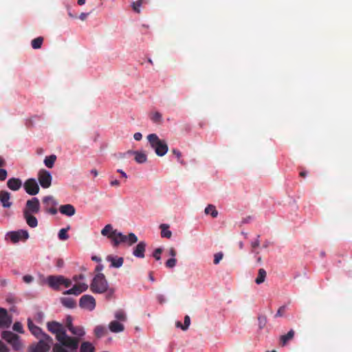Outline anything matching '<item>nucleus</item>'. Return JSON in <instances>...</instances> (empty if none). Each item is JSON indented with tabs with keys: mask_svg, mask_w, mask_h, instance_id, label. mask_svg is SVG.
Segmentation results:
<instances>
[{
	"mask_svg": "<svg viewBox=\"0 0 352 352\" xmlns=\"http://www.w3.org/2000/svg\"><path fill=\"white\" fill-rule=\"evenodd\" d=\"M70 229V226H68L65 228H62L59 230L58 232V239L61 241H66L69 239V235L67 234L68 230Z\"/></svg>",
	"mask_w": 352,
	"mask_h": 352,
	"instance_id": "nucleus-33",
	"label": "nucleus"
},
{
	"mask_svg": "<svg viewBox=\"0 0 352 352\" xmlns=\"http://www.w3.org/2000/svg\"><path fill=\"white\" fill-rule=\"evenodd\" d=\"M2 338L8 342L15 351H19L23 348L19 336L12 331H4L1 333Z\"/></svg>",
	"mask_w": 352,
	"mask_h": 352,
	"instance_id": "nucleus-7",
	"label": "nucleus"
},
{
	"mask_svg": "<svg viewBox=\"0 0 352 352\" xmlns=\"http://www.w3.org/2000/svg\"><path fill=\"white\" fill-rule=\"evenodd\" d=\"M28 327L31 333L37 338H43L46 334L40 327L35 325L30 319L28 320Z\"/></svg>",
	"mask_w": 352,
	"mask_h": 352,
	"instance_id": "nucleus-17",
	"label": "nucleus"
},
{
	"mask_svg": "<svg viewBox=\"0 0 352 352\" xmlns=\"http://www.w3.org/2000/svg\"><path fill=\"white\" fill-rule=\"evenodd\" d=\"M8 234L10 240L14 243L19 242L21 239L26 240L29 237L28 231L23 230L10 232Z\"/></svg>",
	"mask_w": 352,
	"mask_h": 352,
	"instance_id": "nucleus-15",
	"label": "nucleus"
},
{
	"mask_svg": "<svg viewBox=\"0 0 352 352\" xmlns=\"http://www.w3.org/2000/svg\"><path fill=\"white\" fill-rule=\"evenodd\" d=\"M106 260L109 262H111V267L116 268L120 267L124 263V259L122 257L114 256L113 255H108L106 258Z\"/></svg>",
	"mask_w": 352,
	"mask_h": 352,
	"instance_id": "nucleus-19",
	"label": "nucleus"
},
{
	"mask_svg": "<svg viewBox=\"0 0 352 352\" xmlns=\"http://www.w3.org/2000/svg\"><path fill=\"white\" fill-rule=\"evenodd\" d=\"M150 118L155 123L162 122V114L157 111L151 113Z\"/></svg>",
	"mask_w": 352,
	"mask_h": 352,
	"instance_id": "nucleus-36",
	"label": "nucleus"
},
{
	"mask_svg": "<svg viewBox=\"0 0 352 352\" xmlns=\"http://www.w3.org/2000/svg\"><path fill=\"white\" fill-rule=\"evenodd\" d=\"M90 289L93 293L103 294L108 291L109 285L105 276L102 273L96 274L90 285Z\"/></svg>",
	"mask_w": 352,
	"mask_h": 352,
	"instance_id": "nucleus-5",
	"label": "nucleus"
},
{
	"mask_svg": "<svg viewBox=\"0 0 352 352\" xmlns=\"http://www.w3.org/2000/svg\"><path fill=\"white\" fill-rule=\"evenodd\" d=\"M103 270V265H98L96 267V269L95 270L96 272H101L102 270Z\"/></svg>",
	"mask_w": 352,
	"mask_h": 352,
	"instance_id": "nucleus-61",
	"label": "nucleus"
},
{
	"mask_svg": "<svg viewBox=\"0 0 352 352\" xmlns=\"http://www.w3.org/2000/svg\"><path fill=\"white\" fill-rule=\"evenodd\" d=\"M85 276L82 274H80L78 276L76 275L73 277L74 280L78 281V280H82L84 279Z\"/></svg>",
	"mask_w": 352,
	"mask_h": 352,
	"instance_id": "nucleus-56",
	"label": "nucleus"
},
{
	"mask_svg": "<svg viewBox=\"0 0 352 352\" xmlns=\"http://www.w3.org/2000/svg\"><path fill=\"white\" fill-rule=\"evenodd\" d=\"M172 153L177 157V160L181 163V164H183V161L181 160V157H182V153L176 149V148H173L172 149Z\"/></svg>",
	"mask_w": 352,
	"mask_h": 352,
	"instance_id": "nucleus-47",
	"label": "nucleus"
},
{
	"mask_svg": "<svg viewBox=\"0 0 352 352\" xmlns=\"http://www.w3.org/2000/svg\"><path fill=\"white\" fill-rule=\"evenodd\" d=\"M259 237H260V235H258L257 239L254 241L252 242V243H251L252 252H254L255 248H258L260 245Z\"/></svg>",
	"mask_w": 352,
	"mask_h": 352,
	"instance_id": "nucleus-49",
	"label": "nucleus"
},
{
	"mask_svg": "<svg viewBox=\"0 0 352 352\" xmlns=\"http://www.w3.org/2000/svg\"><path fill=\"white\" fill-rule=\"evenodd\" d=\"M294 331L291 329L287 334L280 337V342L282 346H285L289 340H292L294 336Z\"/></svg>",
	"mask_w": 352,
	"mask_h": 352,
	"instance_id": "nucleus-28",
	"label": "nucleus"
},
{
	"mask_svg": "<svg viewBox=\"0 0 352 352\" xmlns=\"http://www.w3.org/2000/svg\"><path fill=\"white\" fill-rule=\"evenodd\" d=\"M74 325L73 324V318L71 316H67L65 319V329L69 330Z\"/></svg>",
	"mask_w": 352,
	"mask_h": 352,
	"instance_id": "nucleus-39",
	"label": "nucleus"
},
{
	"mask_svg": "<svg viewBox=\"0 0 352 352\" xmlns=\"http://www.w3.org/2000/svg\"><path fill=\"white\" fill-rule=\"evenodd\" d=\"M266 275L267 273L264 269H259L258 272V276L255 280L256 283L258 285L263 283L265 280Z\"/></svg>",
	"mask_w": 352,
	"mask_h": 352,
	"instance_id": "nucleus-30",
	"label": "nucleus"
},
{
	"mask_svg": "<svg viewBox=\"0 0 352 352\" xmlns=\"http://www.w3.org/2000/svg\"><path fill=\"white\" fill-rule=\"evenodd\" d=\"M59 211L61 214L68 217L73 216L76 212V209L74 206L71 204L62 205L59 208Z\"/></svg>",
	"mask_w": 352,
	"mask_h": 352,
	"instance_id": "nucleus-21",
	"label": "nucleus"
},
{
	"mask_svg": "<svg viewBox=\"0 0 352 352\" xmlns=\"http://www.w3.org/2000/svg\"><path fill=\"white\" fill-rule=\"evenodd\" d=\"M111 186H119L120 185V183L118 180L115 179L111 182L110 183Z\"/></svg>",
	"mask_w": 352,
	"mask_h": 352,
	"instance_id": "nucleus-57",
	"label": "nucleus"
},
{
	"mask_svg": "<svg viewBox=\"0 0 352 352\" xmlns=\"http://www.w3.org/2000/svg\"><path fill=\"white\" fill-rule=\"evenodd\" d=\"M12 329L14 331H17L20 333H23V326L21 322H14V324H13Z\"/></svg>",
	"mask_w": 352,
	"mask_h": 352,
	"instance_id": "nucleus-41",
	"label": "nucleus"
},
{
	"mask_svg": "<svg viewBox=\"0 0 352 352\" xmlns=\"http://www.w3.org/2000/svg\"><path fill=\"white\" fill-rule=\"evenodd\" d=\"M79 306L85 309L92 311L96 307V300L91 295H83L79 300Z\"/></svg>",
	"mask_w": 352,
	"mask_h": 352,
	"instance_id": "nucleus-9",
	"label": "nucleus"
},
{
	"mask_svg": "<svg viewBox=\"0 0 352 352\" xmlns=\"http://www.w3.org/2000/svg\"><path fill=\"white\" fill-rule=\"evenodd\" d=\"M60 302L63 305V306L70 309L74 308L76 305L75 300H74L72 298H61Z\"/></svg>",
	"mask_w": 352,
	"mask_h": 352,
	"instance_id": "nucleus-29",
	"label": "nucleus"
},
{
	"mask_svg": "<svg viewBox=\"0 0 352 352\" xmlns=\"http://www.w3.org/2000/svg\"><path fill=\"white\" fill-rule=\"evenodd\" d=\"M63 276L62 275H50L47 278L48 285L54 290H59L60 286L62 285Z\"/></svg>",
	"mask_w": 352,
	"mask_h": 352,
	"instance_id": "nucleus-13",
	"label": "nucleus"
},
{
	"mask_svg": "<svg viewBox=\"0 0 352 352\" xmlns=\"http://www.w3.org/2000/svg\"><path fill=\"white\" fill-rule=\"evenodd\" d=\"M0 352H9L8 346L0 340Z\"/></svg>",
	"mask_w": 352,
	"mask_h": 352,
	"instance_id": "nucleus-51",
	"label": "nucleus"
},
{
	"mask_svg": "<svg viewBox=\"0 0 352 352\" xmlns=\"http://www.w3.org/2000/svg\"><path fill=\"white\" fill-rule=\"evenodd\" d=\"M91 173L94 176V177H96L98 176V171L96 170V169H92L91 170Z\"/></svg>",
	"mask_w": 352,
	"mask_h": 352,
	"instance_id": "nucleus-63",
	"label": "nucleus"
},
{
	"mask_svg": "<svg viewBox=\"0 0 352 352\" xmlns=\"http://www.w3.org/2000/svg\"><path fill=\"white\" fill-rule=\"evenodd\" d=\"M146 138L151 147L154 149L157 156L162 157L166 154L168 147L164 140L160 139L155 133H151Z\"/></svg>",
	"mask_w": 352,
	"mask_h": 352,
	"instance_id": "nucleus-4",
	"label": "nucleus"
},
{
	"mask_svg": "<svg viewBox=\"0 0 352 352\" xmlns=\"http://www.w3.org/2000/svg\"><path fill=\"white\" fill-rule=\"evenodd\" d=\"M148 278H149V280H151V281H153V282L155 280L154 277H153V272H151L149 273Z\"/></svg>",
	"mask_w": 352,
	"mask_h": 352,
	"instance_id": "nucleus-64",
	"label": "nucleus"
},
{
	"mask_svg": "<svg viewBox=\"0 0 352 352\" xmlns=\"http://www.w3.org/2000/svg\"><path fill=\"white\" fill-rule=\"evenodd\" d=\"M109 329L112 333H120L124 330V326L118 320H113L109 323Z\"/></svg>",
	"mask_w": 352,
	"mask_h": 352,
	"instance_id": "nucleus-22",
	"label": "nucleus"
},
{
	"mask_svg": "<svg viewBox=\"0 0 352 352\" xmlns=\"http://www.w3.org/2000/svg\"><path fill=\"white\" fill-rule=\"evenodd\" d=\"M6 165V162L5 161V160L0 156V168H1L2 167H4Z\"/></svg>",
	"mask_w": 352,
	"mask_h": 352,
	"instance_id": "nucleus-58",
	"label": "nucleus"
},
{
	"mask_svg": "<svg viewBox=\"0 0 352 352\" xmlns=\"http://www.w3.org/2000/svg\"><path fill=\"white\" fill-rule=\"evenodd\" d=\"M88 289V285L85 283H77L74 285L71 289L66 290L63 292L64 295H75L78 296L83 292Z\"/></svg>",
	"mask_w": 352,
	"mask_h": 352,
	"instance_id": "nucleus-14",
	"label": "nucleus"
},
{
	"mask_svg": "<svg viewBox=\"0 0 352 352\" xmlns=\"http://www.w3.org/2000/svg\"><path fill=\"white\" fill-rule=\"evenodd\" d=\"M106 333V328L102 325H98L94 329L95 336L100 338L103 337Z\"/></svg>",
	"mask_w": 352,
	"mask_h": 352,
	"instance_id": "nucleus-32",
	"label": "nucleus"
},
{
	"mask_svg": "<svg viewBox=\"0 0 352 352\" xmlns=\"http://www.w3.org/2000/svg\"><path fill=\"white\" fill-rule=\"evenodd\" d=\"M190 324V318L188 316L184 317L183 331H186Z\"/></svg>",
	"mask_w": 352,
	"mask_h": 352,
	"instance_id": "nucleus-45",
	"label": "nucleus"
},
{
	"mask_svg": "<svg viewBox=\"0 0 352 352\" xmlns=\"http://www.w3.org/2000/svg\"><path fill=\"white\" fill-rule=\"evenodd\" d=\"M205 213L206 214H210L213 218H215L218 215V211L216 210V208L213 205H208L205 208Z\"/></svg>",
	"mask_w": 352,
	"mask_h": 352,
	"instance_id": "nucleus-34",
	"label": "nucleus"
},
{
	"mask_svg": "<svg viewBox=\"0 0 352 352\" xmlns=\"http://www.w3.org/2000/svg\"><path fill=\"white\" fill-rule=\"evenodd\" d=\"M23 279L26 283H30L33 280L34 278L30 275H25L23 277Z\"/></svg>",
	"mask_w": 352,
	"mask_h": 352,
	"instance_id": "nucleus-52",
	"label": "nucleus"
},
{
	"mask_svg": "<svg viewBox=\"0 0 352 352\" xmlns=\"http://www.w3.org/2000/svg\"><path fill=\"white\" fill-rule=\"evenodd\" d=\"M8 187L14 191H16L22 186V182L19 178L12 177L7 182Z\"/></svg>",
	"mask_w": 352,
	"mask_h": 352,
	"instance_id": "nucleus-20",
	"label": "nucleus"
},
{
	"mask_svg": "<svg viewBox=\"0 0 352 352\" xmlns=\"http://www.w3.org/2000/svg\"><path fill=\"white\" fill-rule=\"evenodd\" d=\"M285 309H286V307L285 305L283 306H281L280 307H279V309H278L276 315H275V317L277 318V317H282L285 312Z\"/></svg>",
	"mask_w": 352,
	"mask_h": 352,
	"instance_id": "nucleus-46",
	"label": "nucleus"
},
{
	"mask_svg": "<svg viewBox=\"0 0 352 352\" xmlns=\"http://www.w3.org/2000/svg\"><path fill=\"white\" fill-rule=\"evenodd\" d=\"M176 263H177V260L175 258H169L166 262V266L168 268H173L176 265Z\"/></svg>",
	"mask_w": 352,
	"mask_h": 352,
	"instance_id": "nucleus-42",
	"label": "nucleus"
},
{
	"mask_svg": "<svg viewBox=\"0 0 352 352\" xmlns=\"http://www.w3.org/2000/svg\"><path fill=\"white\" fill-rule=\"evenodd\" d=\"M79 352H95L96 348L94 344L89 341H83L80 342Z\"/></svg>",
	"mask_w": 352,
	"mask_h": 352,
	"instance_id": "nucleus-25",
	"label": "nucleus"
},
{
	"mask_svg": "<svg viewBox=\"0 0 352 352\" xmlns=\"http://www.w3.org/2000/svg\"><path fill=\"white\" fill-rule=\"evenodd\" d=\"M10 324L11 320L8 315L6 309L0 307V327H8Z\"/></svg>",
	"mask_w": 352,
	"mask_h": 352,
	"instance_id": "nucleus-18",
	"label": "nucleus"
},
{
	"mask_svg": "<svg viewBox=\"0 0 352 352\" xmlns=\"http://www.w3.org/2000/svg\"><path fill=\"white\" fill-rule=\"evenodd\" d=\"M73 336L67 334L65 342L64 344L65 349L69 352H76L79 347L80 342L85 336L86 332L82 326H74L68 330Z\"/></svg>",
	"mask_w": 352,
	"mask_h": 352,
	"instance_id": "nucleus-3",
	"label": "nucleus"
},
{
	"mask_svg": "<svg viewBox=\"0 0 352 352\" xmlns=\"http://www.w3.org/2000/svg\"><path fill=\"white\" fill-rule=\"evenodd\" d=\"M91 259H92L93 261H96V262H100V261H101V258H99V257H98V256H92V257H91Z\"/></svg>",
	"mask_w": 352,
	"mask_h": 352,
	"instance_id": "nucleus-62",
	"label": "nucleus"
},
{
	"mask_svg": "<svg viewBox=\"0 0 352 352\" xmlns=\"http://www.w3.org/2000/svg\"><path fill=\"white\" fill-rule=\"evenodd\" d=\"M23 188L25 192L30 195H36L39 192V186L34 178H30L27 179L24 184Z\"/></svg>",
	"mask_w": 352,
	"mask_h": 352,
	"instance_id": "nucleus-10",
	"label": "nucleus"
},
{
	"mask_svg": "<svg viewBox=\"0 0 352 352\" xmlns=\"http://www.w3.org/2000/svg\"><path fill=\"white\" fill-rule=\"evenodd\" d=\"M144 0H138L132 3V8L134 12L137 13L140 12V8L142 5Z\"/></svg>",
	"mask_w": 352,
	"mask_h": 352,
	"instance_id": "nucleus-38",
	"label": "nucleus"
},
{
	"mask_svg": "<svg viewBox=\"0 0 352 352\" xmlns=\"http://www.w3.org/2000/svg\"><path fill=\"white\" fill-rule=\"evenodd\" d=\"M132 153L135 155V160L138 164H143L147 160V155L142 151H133Z\"/></svg>",
	"mask_w": 352,
	"mask_h": 352,
	"instance_id": "nucleus-26",
	"label": "nucleus"
},
{
	"mask_svg": "<svg viewBox=\"0 0 352 352\" xmlns=\"http://www.w3.org/2000/svg\"><path fill=\"white\" fill-rule=\"evenodd\" d=\"M43 203L45 206V210L51 214H56L58 212L56 206L58 203L52 196H46L43 199Z\"/></svg>",
	"mask_w": 352,
	"mask_h": 352,
	"instance_id": "nucleus-12",
	"label": "nucleus"
},
{
	"mask_svg": "<svg viewBox=\"0 0 352 352\" xmlns=\"http://www.w3.org/2000/svg\"><path fill=\"white\" fill-rule=\"evenodd\" d=\"M40 210V202L38 198L33 197L26 201L23 212L27 213L37 214Z\"/></svg>",
	"mask_w": 352,
	"mask_h": 352,
	"instance_id": "nucleus-11",
	"label": "nucleus"
},
{
	"mask_svg": "<svg viewBox=\"0 0 352 352\" xmlns=\"http://www.w3.org/2000/svg\"><path fill=\"white\" fill-rule=\"evenodd\" d=\"M162 248H157L155 250V251L153 254V256L157 261H159L161 258L160 254H162Z\"/></svg>",
	"mask_w": 352,
	"mask_h": 352,
	"instance_id": "nucleus-44",
	"label": "nucleus"
},
{
	"mask_svg": "<svg viewBox=\"0 0 352 352\" xmlns=\"http://www.w3.org/2000/svg\"><path fill=\"white\" fill-rule=\"evenodd\" d=\"M88 15H89V13L82 12L80 14L79 18H80V20L85 21V20H86V19H87Z\"/></svg>",
	"mask_w": 352,
	"mask_h": 352,
	"instance_id": "nucleus-55",
	"label": "nucleus"
},
{
	"mask_svg": "<svg viewBox=\"0 0 352 352\" xmlns=\"http://www.w3.org/2000/svg\"><path fill=\"white\" fill-rule=\"evenodd\" d=\"M43 42V38L42 36H38L34 39H33L31 42V45L33 49L37 50L41 47V45Z\"/></svg>",
	"mask_w": 352,
	"mask_h": 352,
	"instance_id": "nucleus-35",
	"label": "nucleus"
},
{
	"mask_svg": "<svg viewBox=\"0 0 352 352\" xmlns=\"http://www.w3.org/2000/svg\"><path fill=\"white\" fill-rule=\"evenodd\" d=\"M23 217L25 219L27 224L30 228H36L38 226L37 219L33 216L32 213L23 212Z\"/></svg>",
	"mask_w": 352,
	"mask_h": 352,
	"instance_id": "nucleus-24",
	"label": "nucleus"
},
{
	"mask_svg": "<svg viewBox=\"0 0 352 352\" xmlns=\"http://www.w3.org/2000/svg\"><path fill=\"white\" fill-rule=\"evenodd\" d=\"M168 252V255L171 256L172 258H174L177 254V252H176L175 249L173 247L169 248Z\"/></svg>",
	"mask_w": 352,
	"mask_h": 352,
	"instance_id": "nucleus-53",
	"label": "nucleus"
},
{
	"mask_svg": "<svg viewBox=\"0 0 352 352\" xmlns=\"http://www.w3.org/2000/svg\"><path fill=\"white\" fill-rule=\"evenodd\" d=\"M117 172L120 173L121 174L122 177H123L124 178H127V175H126V173L124 172L122 169H118Z\"/></svg>",
	"mask_w": 352,
	"mask_h": 352,
	"instance_id": "nucleus-60",
	"label": "nucleus"
},
{
	"mask_svg": "<svg viewBox=\"0 0 352 352\" xmlns=\"http://www.w3.org/2000/svg\"><path fill=\"white\" fill-rule=\"evenodd\" d=\"M56 160V156L55 155H51L45 158L44 164L47 168H52L54 166Z\"/></svg>",
	"mask_w": 352,
	"mask_h": 352,
	"instance_id": "nucleus-31",
	"label": "nucleus"
},
{
	"mask_svg": "<svg viewBox=\"0 0 352 352\" xmlns=\"http://www.w3.org/2000/svg\"><path fill=\"white\" fill-rule=\"evenodd\" d=\"M175 326H176V327L180 328L183 330L184 324H182L180 321H177L175 323Z\"/></svg>",
	"mask_w": 352,
	"mask_h": 352,
	"instance_id": "nucleus-59",
	"label": "nucleus"
},
{
	"mask_svg": "<svg viewBox=\"0 0 352 352\" xmlns=\"http://www.w3.org/2000/svg\"><path fill=\"white\" fill-rule=\"evenodd\" d=\"M115 318H116V320L124 322L126 320V316L124 311L122 310H118L115 313Z\"/></svg>",
	"mask_w": 352,
	"mask_h": 352,
	"instance_id": "nucleus-37",
	"label": "nucleus"
},
{
	"mask_svg": "<svg viewBox=\"0 0 352 352\" xmlns=\"http://www.w3.org/2000/svg\"><path fill=\"white\" fill-rule=\"evenodd\" d=\"M170 226L168 224L162 223L160 226L161 229V236L163 238L170 239L172 236V232L169 230Z\"/></svg>",
	"mask_w": 352,
	"mask_h": 352,
	"instance_id": "nucleus-27",
	"label": "nucleus"
},
{
	"mask_svg": "<svg viewBox=\"0 0 352 352\" xmlns=\"http://www.w3.org/2000/svg\"><path fill=\"white\" fill-rule=\"evenodd\" d=\"M145 248L146 243L144 241H140L135 248L133 252V255L138 258H144Z\"/></svg>",
	"mask_w": 352,
	"mask_h": 352,
	"instance_id": "nucleus-23",
	"label": "nucleus"
},
{
	"mask_svg": "<svg viewBox=\"0 0 352 352\" xmlns=\"http://www.w3.org/2000/svg\"><path fill=\"white\" fill-rule=\"evenodd\" d=\"M11 194L6 190L0 191V202L3 208H9L12 203L10 201Z\"/></svg>",
	"mask_w": 352,
	"mask_h": 352,
	"instance_id": "nucleus-16",
	"label": "nucleus"
},
{
	"mask_svg": "<svg viewBox=\"0 0 352 352\" xmlns=\"http://www.w3.org/2000/svg\"><path fill=\"white\" fill-rule=\"evenodd\" d=\"M62 285H64L65 287L68 288L72 285V281L71 280L66 278L63 276V280L62 283Z\"/></svg>",
	"mask_w": 352,
	"mask_h": 352,
	"instance_id": "nucleus-50",
	"label": "nucleus"
},
{
	"mask_svg": "<svg viewBox=\"0 0 352 352\" xmlns=\"http://www.w3.org/2000/svg\"><path fill=\"white\" fill-rule=\"evenodd\" d=\"M39 341L32 344L30 348V352H47L53 344V339L47 334L44 337L38 338Z\"/></svg>",
	"mask_w": 352,
	"mask_h": 352,
	"instance_id": "nucleus-6",
	"label": "nucleus"
},
{
	"mask_svg": "<svg viewBox=\"0 0 352 352\" xmlns=\"http://www.w3.org/2000/svg\"><path fill=\"white\" fill-rule=\"evenodd\" d=\"M101 234L111 239L113 247H118L121 243H127L129 245L138 241V237L133 233L124 235L117 230H113L111 224L106 225L101 230Z\"/></svg>",
	"mask_w": 352,
	"mask_h": 352,
	"instance_id": "nucleus-1",
	"label": "nucleus"
},
{
	"mask_svg": "<svg viewBox=\"0 0 352 352\" xmlns=\"http://www.w3.org/2000/svg\"><path fill=\"white\" fill-rule=\"evenodd\" d=\"M8 176V173L6 169L0 168V181H4Z\"/></svg>",
	"mask_w": 352,
	"mask_h": 352,
	"instance_id": "nucleus-48",
	"label": "nucleus"
},
{
	"mask_svg": "<svg viewBox=\"0 0 352 352\" xmlns=\"http://www.w3.org/2000/svg\"><path fill=\"white\" fill-rule=\"evenodd\" d=\"M47 329L55 335L58 341L53 346V352H69L64 345L67 333L63 324L56 321H50L47 322Z\"/></svg>",
	"mask_w": 352,
	"mask_h": 352,
	"instance_id": "nucleus-2",
	"label": "nucleus"
},
{
	"mask_svg": "<svg viewBox=\"0 0 352 352\" xmlns=\"http://www.w3.org/2000/svg\"><path fill=\"white\" fill-rule=\"evenodd\" d=\"M259 329H262L265 327L267 322V318L265 316H259L258 317Z\"/></svg>",
	"mask_w": 352,
	"mask_h": 352,
	"instance_id": "nucleus-40",
	"label": "nucleus"
},
{
	"mask_svg": "<svg viewBox=\"0 0 352 352\" xmlns=\"http://www.w3.org/2000/svg\"><path fill=\"white\" fill-rule=\"evenodd\" d=\"M38 180L42 188H48L52 184V177L48 170L43 168L38 173Z\"/></svg>",
	"mask_w": 352,
	"mask_h": 352,
	"instance_id": "nucleus-8",
	"label": "nucleus"
},
{
	"mask_svg": "<svg viewBox=\"0 0 352 352\" xmlns=\"http://www.w3.org/2000/svg\"><path fill=\"white\" fill-rule=\"evenodd\" d=\"M223 254L222 252L216 253L214 255V261H213L214 264V265L219 264L220 261L223 258Z\"/></svg>",
	"mask_w": 352,
	"mask_h": 352,
	"instance_id": "nucleus-43",
	"label": "nucleus"
},
{
	"mask_svg": "<svg viewBox=\"0 0 352 352\" xmlns=\"http://www.w3.org/2000/svg\"><path fill=\"white\" fill-rule=\"evenodd\" d=\"M133 138L136 141H140L142 138V135L141 133L138 132L133 135Z\"/></svg>",
	"mask_w": 352,
	"mask_h": 352,
	"instance_id": "nucleus-54",
	"label": "nucleus"
}]
</instances>
